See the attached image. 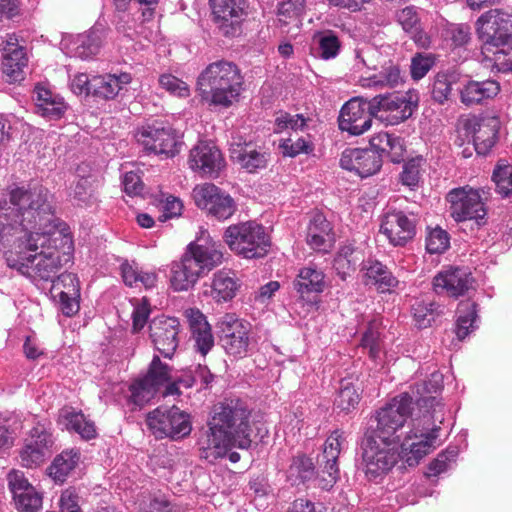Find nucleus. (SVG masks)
Instances as JSON below:
<instances>
[{
	"label": "nucleus",
	"mask_w": 512,
	"mask_h": 512,
	"mask_svg": "<svg viewBox=\"0 0 512 512\" xmlns=\"http://www.w3.org/2000/svg\"><path fill=\"white\" fill-rule=\"evenodd\" d=\"M49 191L39 184L15 186L0 211V251L7 265L37 286L49 284L66 316L79 311L80 285L73 273L56 274L70 259L73 241L56 218Z\"/></svg>",
	"instance_id": "nucleus-1"
},
{
	"label": "nucleus",
	"mask_w": 512,
	"mask_h": 512,
	"mask_svg": "<svg viewBox=\"0 0 512 512\" xmlns=\"http://www.w3.org/2000/svg\"><path fill=\"white\" fill-rule=\"evenodd\" d=\"M250 409L240 399H230L214 407L209 429L200 438L201 456L209 462L222 458L232 448L251 446Z\"/></svg>",
	"instance_id": "nucleus-2"
},
{
	"label": "nucleus",
	"mask_w": 512,
	"mask_h": 512,
	"mask_svg": "<svg viewBox=\"0 0 512 512\" xmlns=\"http://www.w3.org/2000/svg\"><path fill=\"white\" fill-rule=\"evenodd\" d=\"M482 53L499 71H512V15L499 9L482 14L476 21Z\"/></svg>",
	"instance_id": "nucleus-3"
},
{
	"label": "nucleus",
	"mask_w": 512,
	"mask_h": 512,
	"mask_svg": "<svg viewBox=\"0 0 512 512\" xmlns=\"http://www.w3.org/2000/svg\"><path fill=\"white\" fill-rule=\"evenodd\" d=\"M241 89L240 70L229 61L209 64L197 78L196 92L208 106L229 108L238 100Z\"/></svg>",
	"instance_id": "nucleus-4"
},
{
	"label": "nucleus",
	"mask_w": 512,
	"mask_h": 512,
	"mask_svg": "<svg viewBox=\"0 0 512 512\" xmlns=\"http://www.w3.org/2000/svg\"><path fill=\"white\" fill-rule=\"evenodd\" d=\"M415 401L429 403L433 407V413L424 415L421 419H414L411 431L401 444V453L409 466L417 465L420 459L436 448L440 427L435 421L439 420V423H442V418L439 419L436 414L442 412L443 405L435 397H421Z\"/></svg>",
	"instance_id": "nucleus-5"
},
{
	"label": "nucleus",
	"mask_w": 512,
	"mask_h": 512,
	"mask_svg": "<svg viewBox=\"0 0 512 512\" xmlns=\"http://www.w3.org/2000/svg\"><path fill=\"white\" fill-rule=\"evenodd\" d=\"M223 237L233 252L247 259L264 257L270 247L265 228L253 221L230 225Z\"/></svg>",
	"instance_id": "nucleus-6"
},
{
	"label": "nucleus",
	"mask_w": 512,
	"mask_h": 512,
	"mask_svg": "<svg viewBox=\"0 0 512 512\" xmlns=\"http://www.w3.org/2000/svg\"><path fill=\"white\" fill-rule=\"evenodd\" d=\"M413 403V397L408 393H402L393 398L377 412V427L370 437L398 444L400 436L397 432L411 415Z\"/></svg>",
	"instance_id": "nucleus-7"
},
{
	"label": "nucleus",
	"mask_w": 512,
	"mask_h": 512,
	"mask_svg": "<svg viewBox=\"0 0 512 512\" xmlns=\"http://www.w3.org/2000/svg\"><path fill=\"white\" fill-rule=\"evenodd\" d=\"M135 139L148 153L171 158L180 152L181 142L175 131L162 122L142 125L135 132Z\"/></svg>",
	"instance_id": "nucleus-8"
},
{
	"label": "nucleus",
	"mask_w": 512,
	"mask_h": 512,
	"mask_svg": "<svg viewBox=\"0 0 512 512\" xmlns=\"http://www.w3.org/2000/svg\"><path fill=\"white\" fill-rule=\"evenodd\" d=\"M146 422L152 434L159 439H181L188 436L192 430L189 414L176 406L154 409L147 415Z\"/></svg>",
	"instance_id": "nucleus-9"
},
{
	"label": "nucleus",
	"mask_w": 512,
	"mask_h": 512,
	"mask_svg": "<svg viewBox=\"0 0 512 512\" xmlns=\"http://www.w3.org/2000/svg\"><path fill=\"white\" fill-rule=\"evenodd\" d=\"M400 452L398 444L368 436L363 444V462L368 479L377 478L388 473L397 463Z\"/></svg>",
	"instance_id": "nucleus-10"
},
{
	"label": "nucleus",
	"mask_w": 512,
	"mask_h": 512,
	"mask_svg": "<svg viewBox=\"0 0 512 512\" xmlns=\"http://www.w3.org/2000/svg\"><path fill=\"white\" fill-rule=\"evenodd\" d=\"M481 192L484 190L468 185L452 189L446 197L452 218L457 222L475 220L478 225L483 224L487 210Z\"/></svg>",
	"instance_id": "nucleus-11"
},
{
	"label": "nucleus",
	"mask_w": 512,
	"mask_h": 512,
	"mask_svg": "<svg viewBox=\"0 0 512 512\" xmlns=\"http://www.w3.org/2000/svg\"><path fill=\"white\" fill-rule=\"evenodd\" d=\"M220 341L225 352L234 358L246 357L252 349L251 326L235 314H225L219 321Z\"/></svg>",
	"instance_id": "nucleus-12"
},
{
	"label": "nucleus",
	"mask_w": 512,
	"mask_h": 512,
	"mask_svg": "<svg viewBox=\"0 0 512 512\" xmlns=\"http://www.w3.org/2000/svg\"><path fill=\"white\" fill-rule=\"evenodd\" d=\"M418 104L416 93L386 94L372 98V108L376 117L389 125H397L407 120Z\"/></svg>",
	"instance_id": "nucleus-13"
},
{
	"label": "nucleus",
	"mask_w": 512,
	"mask_h": 512,
	"mask_svg": "<svg viewBox=\"0 0 512 512\" xmlns=\"http://www.w3.org/2000/svg\"><path fill=\"white\" fill-rule=\"evenodd\" d=\"M192 196L198 208L205 210L217 220H227L236 211L233 198L214 184L197 185L193 189Z\"/></svg>",
	"instance_id": "nucleus-14"
},
{
	"label": "nucleus",
	"mask_w": 512,
	"mask_h": 512,
	"mask_svg": "<svg viewBox=\"0 0 512 512\" xmlns=\"http://www.w3.org/2000/svg\"><path fill=\"white\" fill-rule=\"evenodd\" d=\"M373 117L376 114L372 108V99L367 101L360 97L352 98L341 108L339 129L350 135H362L371 128Z\"/></svg>",
	"instance_id": "nucleus-15"
},
{
	"label": "nucleus",
	"mask_w": 512,
	"mask_h": 512,
	"mask_svg": "<svg viewBox=\"0 0 512 512\" xmlns=\"http://www.w3.org/2000/svg\"><path fill=\"white\" fill-rule=\"evenodd\" d=\"M500 120L495 116H469L463 121V129L473 138L476 152L487 155L498 141Z\"/></svg>",
	"instance_id": "nucleus-16"
},
{
	"label": "nucleus",
	"mask_w": 512,
	"mask_h": 512,
	"mask_svg": "<svg viewBox=\"0 0 512 512\" xmlns=\"http://www.w3.org/2000/svg\"><path fill=\"white\" fill-rule=\"evenodd\" d=\"M188 165L201 176L217 177L225 167V160L215 144L199 141L190 150Z\"/></svg>",
	"instance_id": "nucleus-17"
},
{
	"label": "nucleus",
	"mask_w": 512,
	"mask_h": 512,
	"mask_svg": "<svg viewBox=\"0 0 512 512\" xmlns=\"http://www.w3.org/2000/svg\"><path fill=\"white\" fill-rule=\"evenodd\" d=\"M346 441L344 432H332L324 443L320 464L324 463L321 474L317 477L318 486L323 490H330L339 479L338 457Z\"/></svg>",
	"instance_id": "nucleus-18"
},
{
	"label": "nucleus",
	"mask_w": 512,
	"mask_h": 512,
	"mask_svg": "<svg viewBox=\"0 0 512 512\" xmlns=\"http://www.w3.org/2000/svg\"><path fill=\"white\" fill-rule=\"evenodd\" d=\"M416 216L403 211L387 212L380 225V232L386 236L393 246H404L416 234Z\"/></svg>",
	"instance_id": "nucleus-19"
},
{
	"label": "nucleus",
	"mask_w": 512,
	"mask_h": 512,
	"mask_svg": "<svg viewBox=\"0 0 512 512\" xmlns=\"http://www.w3.org/2000/svg\"><path fill=\"white\" fill-rule=\"evenodd\" d=\"M185 255L201 274L219 265L223 257L221 244L212 240L207 231H201L195 242L189 244Z\"/></svg>",
	"instance_id": "nucleus-20"
},
{
	"label": "nucleus",
	"mask_w": 512,
	"mask_h": 512,
	"mask_svg": "<svg viewBox=\"0 0 512 512\" xmlns=\"http://www.w3.org/2000/svg\"><path fill=\"white\" fill-rule=\"evenodd\" d=\"M179 321L174 317H155L149 325V336L154 347L164 357L170 358L178 347Z\"/></svg>",
	"instance_id": "nucleus-21"
},
{
	"label": "nucleus",
	"mask_w": 512,
	"mask_h": 512,
	"mask_svg": "<svg viewBox=\"0 0 512 512\" xmlns=\"http://www.w3.org/2000/svg\"><path fill=\"white\" fill-rule=\"evenodd\" d=\"M53 441L51 434L43 425H37L30 431L29 438L20 451L19 457L21 465L27 468H33L41 465L49 455V448Z\"/></svg>",
	"instance_id": "nucleus-22"
},
{
	"label": "nucleus",
	"mask_w": 512,
	"mask_h": 512,
	"mask_svg": "<svg viewBox=\"0 0 512 512\" xmlns=\"http://www.w3.org/2000/svg\"><path fill=\"white\" fill-rule=\"evenodd\" d=\"M215 23L223 30L225 35L231 33L248 14L246 0H209Z\"/></svg>",
	"instance_id": "nucleus-23"
},
{
	"label": "nucleus",
	"mask_w": 512,
	"mask_h": 512,
	"mask_svg": "<svg viewBox=\"0 0 512 512\" xmlns=\"http://www.w3.org/2000/svg\"><path fill=\"white\" fill-rule=\"evenodd\" d=\"M340 165L343 169L365 178L377 173L382 163L381 156L369 149L349 148L343 151Z\"/></svg>",
	"instance_id": "nucleus-24"
},
{
	"label": "nucleus",
	"mask_w": 512,
	"mask_h": 512,
	"mask_svg": "<svg viewBox=\"0 0 512 512\" xmlns=\"http://www.w3.org/2000/svg\"><path fill=\"white\" fill-rule=\"evenodd\" d=\"M292 286L301 300L312 303L326 288L325 274L315 265L301 267Z\"/></svg>",
	"instance_id": "nucleus-25"
},
{
	"label": "nucleus",
	"mask_w": 512,
	"mask_h": 512,
	"mask_svg": "<svg viewBox=\"0 0 512 512\" xmlns=\"http://www.w3.org/2000/svg\"><path fill=\"white\" fill-rule=\"evenodd\" d=\"M33 100L35 113L49 121L61 119L68 109L62 96L42 84L35 86Z\"/></svg>",
	"instance_id": "nucleus-26"
},
{
	"label": "nucleus",
	"mask_w": 512,
	"mask_h": 512,
	"mask_svg": "<svg viewBox=\"0 0 512 512\" xmlns=\"http://www.w3.org/2000/svg\"><path fill=\"white\" fill-rule=\"evenodd\" d=\"M474 280L466 269L449 268L438 273L433 281L436 292L445 291L450 296L458 297L473 288Z\"/></svg>",
	"instance_id": "nucleus-27"
},
{
	"label": "nucleus",
	"mask_w": 512,
	"mask_h": 512,
	"mask_svg": "<svg viewBox=\"0 0 512 512\" xmlns=\"http://www.w3.org/2000/svg\"><path fill=\"white\" fill-rule=\"evenodd\" d=\"M185 317L189 323L195 350L202 356L207 355L214 346V337L205 315L199 309L190 308L185 311Z\"/></svg>",
	"instance_id": "nucleus-28"
},
{
	"label": "nucleus",
	"mask_w": 512,
	"mask_h": 512,
	"mask_svg": "<svg viewBox=\"0 0 512 512\" xmlns=\"http://www.w3.org/2000/svg\"><path fill=\"white\" fill-rule=\"evenodd\" d=\"M500 92V84L495 80L476 81L468 79L459 87L460 101L465 106L483 104Z\"/></svg>",
	"instance_id": "nucleus-29"
},
{
	"label": "nucleus",
	"mask_w": 512,
	"mask_h": 512,
	"mask_svg": "<svg viewBox=\"0 0 512 512\" xmlns=\"http://www.w3.org/2000/svg\"><path fill=\"white\" fill-rule=\"evenodd\" d=\"M240 286L239 279L233 271L222 269L213 274L211 283L206 285L203 294L216 303H225L236 296Z\"/></svg>",
	"instance_id": "nucleus-30"
},
{
	"label": "nucleus",
	"mask_w": 512,
	"mask_h": 512,
	"mask_svg": "<svg viewBox=\"0 0 512 512\" xmlns=\"http://www.w3.org/2000/svg\"><path fill=\"white\" fill-rule=\"evenodd\" d=\"M361 272L366 284L374 285L380 293H391L401 284L386 265L375 259L363 261Z\"/></svg>",
	"instance_id": "nucleus-31"
},
{
	"label": "nucleus",
	"mask_w": 512,
	"mask_h": 512,
	"mask_svg": "<svg viewBox=\"0 0 512 512\" xmlns=\"http://www.w3.org/2000/svg\"><path fill=\"white\" fill-rule=\"evenodd\" d=\"M306 242L311 249L328 252L334 244L331 223L321 213H316L307 227Z\"/></svg>",
	"instance_id": "nucleus-32"
},
{
	"label": "nucleus",
	"mask_w": 512,
	"mask_h": 512,
	"mask_svg": "<svg viewBox=\"0 0 512 512\" xmlns=\"http://www.w3.org/2000/svg\"><path fill=\"white\" fill-rule=\"evenodd\" d=\"M371 151L381 156V162L384 157L391 162L398 163L403 159L405 152L404 141L401 137L387 132H380L370 139Z\"/></svg>",
	"instance_id": "nucleus-33"
},
{
	"label": "nucleus",
	"mask_w": 512,
	"mask_h": 512,
	"mask_svg": "<svg viewBox=\"0 0 512 512\" xmlns=\"http://www.w3.org/2000/svg\"><path fill=\"white\" fill-rule=\"evenodd\" d=\"M359 82L360 85L365 88L393 89L404 83V76L397 64L388 61L381 66L379 73L361 77Z\"/></svg>",
	"instance_id": "nucleus-34"
},
{
	"label": "nucleus",
	"mask_w": 512,
	"mask_h": 512,
	"mask_svg": "<svg viewBox=\"0 0 512 512\" xmlns=\"http://www.w3.org/2000/svg\"><path fill=\"white\" fill-rule=\"evenodd\" d=\"M231 159L241 168L252 173L267 165V154L256 150L252 145L233 143L230 148Z\"/></svg>",
	"instance_id": "nucleus-35"
},
{
	"label": "nucleus",
	"mask_w": 512,
	"mask_h": 512,
	"mask_svg": "<svg viewBox=\"0 0 512 512\" xmlns=\"http://www.w3.org/2000/svg\"><path fill=\"white\" fill-rule=\"evenodd\" d=\"M202 274L186 255L171 265L170 283L175 291H187L195 285Z\"/></svg>",
	"instance_id": "nucleus-36"
},
{
	"label": "nucleus",
	"mask_w": 512,
	"mask_h": 512,
	"mask_svg": "<svg viewBox=\"0 0 512 512\" xmlns=\"http://www.w3.org/2000/svg\"><path fill=\"white\" fill-rule=\"evenodd\" d=\"M132 80L129 73H121L119 75L106 74L93 76L92 93L94 95L112 99L118 95L120 90Z\"/></svg>",
	"instance_id": "nucleus-37"
},
{
	"label": "nucleus",
	"mask_w": 512,
	"mask_h": 512,
	"mask_svg": "<svg viewBox=\"0 0 512 512\" xmlns=\"http://www.w3.org/2000/svg\"><path fill=\"white\" fill-rule=\"evenodd\" d=\"M60 419L68 431L79 434L83 439L90 440L97 435L94 422L87 419L81 411L72 408L62 409Z\"/></svg>",
	"instance_id": "nucleus-38"
},
{
	"label": "nucleus",
	"mask_w": 512,
	"mask_h": 512,
	"mask_svg": "<svg viewBox=\"0 0 512 512\" xmlns=\"http://www.w3.org/2000/svg\"><path fill=\"white\" fill-rule=\"evenodd\" d=\"M100 36L95 31L79 34L67 44V53L80 59L95 55L100 48Z\"/></svg>",
	"instance_id": "nucleus-39"
},
{
	"label": "nucleus",
	"mask_w": 512,
	"mask_h": 512,
	"mask_svg": "<svg viewBox=\"0 0 512 512\" xmlns=\"http://www.w3.org/2000/svg\"><path fill=\"white\" fill-rule=\"evenodd\" d=\"M28 63L23 47L14 48L13 52L3 55L2 69L8 82L14 83L24 79V69Z\"/></svg>",
	"instance_id": "nucleus-40"
},
{
	"label": "nucleus",
	"mask_w": 512,
	"mask_h": 512,
	"mask_svg": "<svg viewBox=\"0 0 512 512\" xmlns=\"http://www.w3.org/2000/svg\"><path fill=\"white\" fill-rule=\"evenodd\" d=\"M397 23L402 29L411 35L415 42L424 44V34L421 27L418 9L415 6H407L396 12Z\"/></svg>",
	"instance_id": "nucleus-41"
},
{
	"label": "nucleus",
	"mask_w": 512,
	"mask_h": 512,
	"mask_svg": "<svg viewBox=\"0 0 512 512\" xmlns=\"http://www.w3.org/2000/svg\"><path fill=\"white\" fill-rule=\"evenodd\" d=\"M80 460V453L78 450L71 449L63 451L58 455L50 467L49 476L56 482H64L69 473L76 467Z\"/></svg>",
	"instance_id": "nucleus-42"
},
{
	"label": "nucleus",
	"mask_w": 512,
	"mask_h": 512,
	"mask_svg": "<svg viewBox=\"0 0 512 512\" xmlns=\"http://www.w3.org/2000/svg\"><path fill=\"white\" fill-rule=\"evenodd\" d=\"M456 335L463 340L468 334L474 331L477 320L476 304L474 302H461L457 309Z\"/></svg>",
	"instance_id": "nucleus-43"
},
{
	"label": "nucleus",
	"mask_w": 512,
	"mask_h": 512,
	"mask_svg": "<svg viewBox=\"0 0 512 512\" xmlns=\"http://www.w3.org/2000/svg\"><path fill=\"white\" fill-rule=\"evenodd\" d=\"M315 475L312 459L305 455L293 457L287 470V479L292 485H298L311 480Z\"/></svg>",
	"instance_id": "nucleus-44"
},
{
	"label": "nucleus",
	"mask_w": 512,
	"mask_h": 512,
	"mask_svg": "<svg viewBox=\"0 0 512 512\" xmlns=\"http://www.w3.org/2000/svg\"><path fill=\"white\" fill-rule=\"evenodd\" d=\"M316 55L324 60L335 58L340 51V41L331 31L318 33L314 36Z\"/></svg>",
	"instance_id": "nucleus-45"
},
{
	"label": "nucleus",
	"mask_w": 512,
	"mask_h": 512,
	"mask_svg": "<svg viewBox=\"0 0 512 512\" xmlns=\"http://www.w3.org/2000/svg\"><path fill=\"white\" fill-rule=\"evenodd\" d=\"M359 401L360 394L358 388L351 381L343 379L335 399V406L341 411L348 413L357 407Z\"/></svg>",
	"instance_id": "nucleus-46"
},
{
	"label": "nucleus",
	"mask_w": 512,
	"mask_h": 512,
	"mask_svg": "<svg viewBox=\"0 0 512 512\" xmlns=\"http://www.w3.org/2000/svg\"><path fill=\"white\" fill-rule=\"evenodd\" d=\"M279 148L286 157L294 158L300 154H309L314 150V144L311 136L281 139Z\"/></svg>",
	"instance_id": "nucleus-47"
},
{
	"label": "nucleus",
	"mask_w": 512,
	"mask_h": 512,
	"mask_svg": "<svg viewBox=\"0 0 512 512\" xmlns=\"http://www.w3.org/2000/svg\"><path fill=\"white\" fill-rule=\"evenodd\" d=\"M131 401L137 405V406H144L147 404L150 400H152L157 392L159 391V388L155 386L150 380L147 379L146 376H144L141 379L136 380L131 386H130Z\"/></svg>",
	"instance_id": "nucleus-48"
},
{
	"label": "nucleus",
	"mask_w": 512,
	"mask_h": 512,
	"mask_svg": "<svg viewBox=\"0 0 512 512\" xmlns=\"http://www.w3.org/2000/svg\"><path fill=\"white\" fill-rule=\"evenodd\" d=\"M307 126V119L302 114H290L288 112L279 111L275 114L274 132L282 133L291 129L294 132L303 131Z\"/></svg>",
	"instance_id": "nucleus-49"
},
{
	"label": "nucleus",
	"mask_w": 512,
	"mask_h": 512,
	"mask_svg": "<svg viewBox=\"0 0 512 512\" xmlns=\"http://www.w3.org/2000/svg\"><path fill=\"white\" fill-rule=\"evenodd\" d=\"M493 181L497 192L502 196H508L512 193V165L500 160L494 169Z\"/></svg>",
	"instance_id": "nucleus-50"
},
{
	"label": "nucleus",
	"mask_w": 512,
	"mask_h": 512,
	"mask_svg": "<svg viewBox=\"0 0 512 512\" xmlns=\"http://www.w3.org/2000/svg\"><path fill=\"white\" fill-rule=\"evenodd\" d=\"M456 81L454 74L438 73L432 86V97L439 104L446 102L452 94V85Z\"/></svg>",
	"instance_id": "nucleus-51"
},
{
	"label": "nucleus",
	"mask_w": 512,
	"mask_h": 512,
	"mask_svg": "<svg viewBox=\"0 0 512 512\" xmlns=\"http://www.w3.org/2000/svg\"><path fill=\"white\" fill-rule=\"evenodd\" d=\"M379 329L380 324L376 320L369 322L368 327L361 339L362 347L369 349V355L372 359L378 358L381 352Z\"/></svg>",
	"instance_id": "nucleus-52"
},
{
	"label": "nucleus",
	"mask_w": 512,
	"mask_h": 512,
	"mask_svg": "<svg viewBox=\"0 0 512 512\" xmlns=\"http://www.w3.org/2000/svg\"><path fill=\"white\" fill-rule=\"evenodd\" d=\"M88 165L82 164L76 170V177L78 178L72 187L71 196L79 203H85L91 195V181L89 177L85 176Z\"/></svg>",
	"instance_id": "nucleus-53"
},
{
	"label": "nucleus",
	"mask_w": 512,
	"mask_h": 512,
	"mask_svg": "<svg viewBox=\"0 0 512 512\" xmlns=\"http://www.w3.org/2000/svg\"><path fill=\"white\" fill-rule=\"evenodd\" d=\"M145 376L155 384L156 387L160 388L170 380L171 369L167 364L160 360L159 356L155 355Z\"/></svg>",
	"instance_id": "nucleus-54"
},
{
	"label": "nucleus",
	"mask_w": 512,
	"mask_h": 512,
	"mask_svg": "<svg viewBox=\"0 0 512 512\" xmlns=\"http://www.w3.org/2000/svg\"><path fill=\"white\" fill-rule=\"evenodd\" d=\"M353 252L351 247L345 246L339 250L334 259L333 267L343 280L355 270L356 259L352 257Z\"/></svg>",
	"instance_id": "nucleus-55"
},
{
	"label": "nucleus",
	"mask_w": 512,
	"mask_h": 512,
	"mask_svg": "<svg viewBox=\"0 0 512 512\" xmlns=\"http://www.w3.org/2000/svg\"><path fill=\"white\" fill-rule=\"evenodd\" d=\"M159 85L177 97L186 98L190 95L189 85L170 73H164L159 77Z\"/></svg>",
	"instance_id": "nucleus-56"
},
{
	"label": "nucleus",
	"mask_w": 512,
	"mask_h": 512,
	"mask_svg": "<svg viewBox=\"0 0 512 512\" xmlns=\"http://www.w3.org/2000/svg\"><path fill=\"white\" fill-rule=\"evenodd\" d=\"M422 164V157L408 160L403 166V171L400 176L401 182L408 187H416L421 178Z\"/></svg>",
	"instance_id": "nucleus-57"
},
{
	"label": "nucleus",
	"mask_w": 512,
	"mask_h": 512,
	"mask_svg": "<svg viewBox=\"0 0 512 512\" xmlns=\"http://www.w3.org/2000/svg\"><path fill=\"white\" fill-rule=\"evenodd\" d=\"M449 236L441 228H434L428 232L426 237V249L431 254L443 253L449 247Z\"/></svg>",
	"instance_id": "nucleus-58"
},
{
	"label": "nucleus",
	"mask_w": 512,
	"mask_h": 512,
	"mask_svg": "<svg viewBox=\"0 0 512 512\" xmlns=\"http://www.w3.org/2000/svg\"><path fill=\"white\" fill-rule=\"evenodd\" d=\"M132 329L133 332H139L144 328L150 315V303L146 298L134 299L132 301Z\"/></svg>",
	"instance_id": "nucleus-59"
},
{
	"label": "nucleus",
	"mask_w": 512,
	"mask_h": 512,
	"mask_svg": "<svg viewBox=\"0 0 512 512\" xmlns=\"http://www.w3.org/2000/svg\"><path fill=\"white\" fill-rule=\"evenodd\" d=\"M435 58L432 54L417 53L411 60V77L414 80L422 79L434 66Z\"/></svg>",
	"instance_id": "nucleus-60"
},
{
	"label": "nucleus",
	"mask_w": 512,
	"mask_h": 512,
	"mask_svg": "<svg viewBox=\"0 0 512 512\" xmlns=\"http://www.w3.org/2000/svg\"><path fill=\"white\" fill-rule=\"evenodd\" d=\"M200 381L207 387L213 381V375L210 373L207 366L198 364L194 369H189L184 377L179 378V382L185 388L192 387L196 382Z\"/></svg>",
	"instance_id": "nucleus-61"
},
{
	"label": "nucleus",
	"mask_w": 512,
	"mask_h": 512,
	"mask_svg": "<svg viewBox=\"0 0 512 512\" xmlns=\"http://www.w3.org/2000/svg\"><path fill=\"white\" fill-rule=\"evenodd\" d=\"M14 501L17 509L21 512H37L42 507V496L35 487L25 491Z\"/></svg>",
	"instance_id": "nucleus-62"
},
{
	"label": "nucleus",
	"mask_w": 512,
	"mask_h": 512,
	"mask_svg": "<svg viewBox=\"0 0 512 512\" xmlns=\"http://www.w3.org/2000/svg\"><path fill=\"white\" fill-rule=\"evenodd\" d=\"M457 451L453 449H447L445 452L440 453L435 460H433L428 468V476H437L445 472L449 464L455 460Z\"/></svg>",
	"instance_id": "nucleus-63"
},
{
	"label": "nucleus",
	"mask_w": 512,
	"mask_h": 512,
	"mask_svg": "<svg viewBox=\"0 0 512 512\" xmlns=\"http://www.w3.org/2000/svg\"><path fill=\"white\" fill-rule=\"evenodd\" d=\"M9 488L13 494V498L21 496L25 491H29L34 488L24 476V473L18 470H12L8 476Z\"/></svg>",
	"instance_id": "nucleus-64"
}]
</instances>
